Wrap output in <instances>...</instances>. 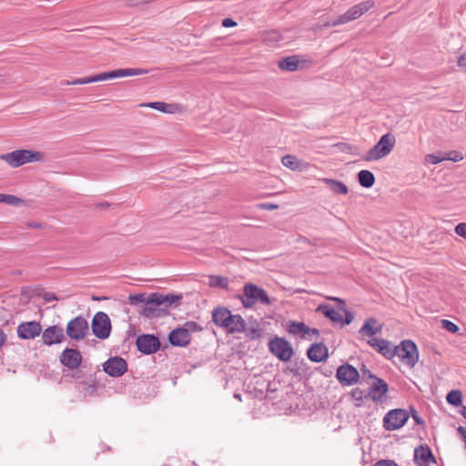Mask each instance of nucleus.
<instances>
[{"instance_id": "1", "label": "nucleus", "mask_w": 466, "mask_h": 466, "mask_svg": "<svg viewBox=\"0 0 466 466\" xmlns=\"http://www.w3.org/2000/svg\"><path fill=\"white\" fill-rule=\"evenodd\" d=\"M181 294H162L159 292L151 293L147 298L140 313L146 318L159 317L167 313V309L173 305H177L182 299Z\"/></svg>"}, {"instance_id": "2", "label": "nucleus", "mask_w": 466, "mask_h": 466, "mask_svg": "<svg viewBox=\"0 0 466 466\" xmlns=\"http://www.w3.org/2000/svg\"><path fill=\"white\" fill-rule=\"evenodd\" d=\"M212 321L220 328L227 330L228 333L233 334L243 332L245 330V320L238 314H232L231 311L225 307H217L212 311Z\"/></svg>"}, {"instance_id": "3", "label": "nucleus", "mask_w": 466, "mask_h": 466, "mask_svg": "<svg viewBox=\"0 0 466 466\" xmlns=\"http://www.w3.org/2000/svg\"><path fill=\"white\" fill-rule=\"evenodd\" d=\"M148 70L142 68H120L116 70H112L108 72H103L97 75H94L87 77L76 78L73 81H65L63 85H86L90 83H95L98 81H106L117 77H126V76H140L147 74Z\"/></svg>"}, {"instance_id": "4", "label": "nucleus", "mask_w": 466, "mask_h": 466, "mask_svg": "<svg viewBox=\"0 0 466 466\" xmlns=\"http://www.w3.org/2000/svg\"><path fill=\"white\" fill-rule=\"evenodd\" d=\"M237 298L246 309H251L257 303L266 306L272 303L266 290L253 283H246L243 287V293L238 295Z\"/></svg>"}, {"instance_id": "5", "label": "nucleus", "mask_w": 466, "mask_h": 466, "mask_svg": "<svg viewBox=\"0 0 466 466\" xmlns=\"http://www.w3.org/2000/svg\"><path fill=\"white\" fill-rule=\"evenodd\" d=\"M0 159L4 160L12 167H18L26 163L43 161L44 154L39 151L18 149L0 155Z\"/></svg>"}, {"instance_id": "6", "label": "nucleus", "mask_w": 466, "mask_h": 466, "mask_svg": "<svg viewBox=\"0 0 466 466\" xmlns=\"http://www.w3.org/2000/svg\"><path fill=\"white\" fill-rule=\"evenodd\" d=\"M396 143L395 137L387 133L367 152L363 157L365 161L379 160L388 156L394 148Z\"/></svg>"}, {"instance_id": "7", "label": "nucleus", "mask_w": 466, "mask_h": 466, "mask_svg": "<svg viewBox=\"0 0 466 466\" xmlns=\"http://www.w3.org/2000/svg\"><path fill=\"white\" fill-rule=\"evenodd\" d=\"M396 355L410 368H413L419 360L417 346L410 339L402 340L394 348L393 357Z\"/></svg>"}, {"instance_id": "8", "label": "nucleus", "mask_w": 466, "mask_h": 466, "mask_svg": "<svg viewBox=\"0 0 466 466\" xmlns=\"http://www.w3.org/2000/svg\"><path fill=\"white\" fill-rule=\"evenodd\" d=\"M268 350L279 360L284 362L289 361L294 355L290 343L286 339L280 337H275L269 340Z\"/></svg>"}, {"instance_id": "9", "label": "nucleus", "mask_w": 466, "mask_h": 466, "mask_svg": "<svg viewBox=\"0 0 466 466\" xmlns=\"http://www.w3.org/2000/svg\"><path fill=\"white\" fill-rule=\"evenodd\" d=\"M91 329L96 338L107 339L111 332V321L107 314L103 311L96 312L93 317Z\"/></svg>"}, {"instance_id": "10", "label": "nucleus", "mask_w": 466, "mask_h": 466, "mask_svg": "<svg viewBox=\"0 0 466 466\" xmlns=\"http://www.w3.org/2000/svg\"><path fill=\"white\" fill-rule=\"evenodd\" d=\"M409 417L408 411L404 409L391 410L383 418V427L387 431H396L407 422Z\"/></svg>"}, {"instance_id": "11", "label": "nucleus", "mask_w": 466, "mask_h": 466, "mask_svg": "<svg viewBox=\"0 0 466 466\" xmlns=\"http://www.w3.org/2000/svg\"><path fill=\"white\" fill-rule=\"evenodd\" d=\"M88 323L82 316H77L71 319L66 325V335L75 340H81L88 333Z\"/></svg>"}, {"instance_id": "12", "label": "nucleus", "mask_w": 466, "mask_h": 466, "mask_svg": "<svg viewBox=\"0 0 466 466\" xmlns=\"http://www.w3.org/2000/svg\"><path fill=\"white\" fill-rule=\"evenodd\" d=\"M336 378L342 386L355 385L360 380L359 370L349 363L337 369Z\"/></svg>"}, {"instance_id": "13", "label": "nucleus", "mask_w": 466, "mask_h": 466, "mask_svg": "<svg viewBox=\"0 0 466 466\" xmlns=\"http://www.w3.org/2000/svg\"><path fill=\"white\" fill-rule=\"evenodd\" d=\"M136 344L137 350L147 355L157 352L160 348L159 339L152 334H143L138 336Z\"/></svg>"}, {"instance_id": "14", "label": "nucleus", "mask_w": 466, "mask_h": 466, "mask_svg": "<svg viewBox=\"0 0 466 466\" xmlns=\"http://www.w3.org/2000/svg\"><path fill=\"white\" fill-rule=\"evenodd\" d=\"M103 370L111 377H120L127 370V363L122 357H111L103 364Z\"/></svg>"}, {"instance_id": "15", "label": "nucleus", "mask_w": 466, "mask_h": 466, "mask_svg": "<svg viewBox=\"0 0 466 466\" xmlns=\"http://www.w3.org/2000/svg\"><path fill=\"white\" fill-rule=\"evenodd\" d=\"M388 390L389 386L387 382L380 378H375V380L369 388L368 396L374 402L382 403L387 399Z\"/></svg>"}, {"instance_id": "16", "label": "nucleus", "mask_w": 466, "mask_h": 466, "mask_svg": "<svg viewBox=\"0 0 466 466\" xmlns=\"http://www.w3.org/2000/svg\"><path fill=\"white\" fill-rule=\"evenodd\" d=\"M81 352L75 349H65L60 355V362L70 370L77 369L82 363Z\"/></svg>"}, {"instance_id": "17", "label": "nucleus", "mask_w": 466, "mask_h": 466, "mask_svg": "<svg viewBox=\"0 0 466 466\" xmlns=\"http://www.w3.org/2000/svg\"><path fill=\"white\" fill-rule=\"evenodd\" d=\"M42 327L36 321L23 322L17 327V335L24 339H35L40 335Z\"/></svg>"}, {"instance_id": "18", "label": "nucleus", "mask_w": 466, "mask_h": 466, "mask_svg": "<svg viewBox=\"0 0 466 466\" xmlns=\"http://www.w3.org/2000/svg\"><path fill=\"white\" fill-rule=\"evenodd\" d=\"M65 338L64 329L56 325L46 328L42 334L43 343L47 346L60 343Z\"/></svg>"}, {"instance_id": "19", "label": "nucleus", "mask_w": 466, "mask_h": 466, "mask_svg": "<svg viewBox=\"0 0 466 466\" xmlns=\"http://www.w3.org/2000/svg\"><path fill=\"white\" fill-rule=\"evenodd\" d=\"M307 356L313 362H322L328 359L329 350L324 343H314L308 349Z\"/></svg>"}, {"instance_id": "20", "label": "nucleus", "mask_w": 466, "mask_h": 466, "mask_svg": "<svg viewBox=\"0 0 466 466\" xmlns=\"http://www.w3.org/2000/svg\"><path fill=\"white\" fill-rule=\"evenodd\" d=\"M168 340L173 346L186 347L191 340V335L187 333L186 329L179 327L169 333Z\"/></svg>"}, {"instance_id": "21", "label": "nucleus", "mask_w": 466, "mask_h": 466, "mask_svg": "<svg viewBox=\"0 0 466 466\" xmlns=\"http://www.w3.org/2000/svg\"><path fill=\"white\" fill-rule=\"evenodd\" d=\"M368 344L385 358L390 360L393 358L394 348H391L390 342L387 339L372 337L368 340Z\"/></svg>"}, {"instance_id": "22", "label": "nucleus", "mask_w": 466, "mask_h": 466, "mask_svg": "<svg viewBox=\"0 0 466 466\" xmlns=\"http://www.w3.org/2000/svg\"><path fill=\"white\" fill-rule=\"evenodd\" d=\"M414 461L418 466H429L431 461L436 462L428 445H421L414 451Z\"/></svg>"}, {"instance_id": "23", "label": "nucleus", "mask_w": 466, "mask_h": 466, "mask_svg": "<svg viewBox=\"0 0 466 466\" xmlns=\"http://www.w3.org/2000/svg\"><path fill=\"white\" fill-rule=\"evenodd\" d=\"M287 330L292 335H298L301 333V337L305 339H307V334L309 332H312L316 337L319 335V329L315 328L310 329L306 326L305 323L299 321H290L288 325Z\"/></svg>"}, {"instance_id": "24", "label": "nucleus", "mask_w": 466, "mask_h": 466, "mask_svg": "<svg viewBox=\"0 0 466 466\" xmlns=\"http://www.w3.org/2000/svg\"><path fill=\"white\" fill-rule=\"evenodd\" d=\"M373 6L374 2L368 0L352 6L348 10V13L351 17L352 21H354L360 17L363 14L368 12L370 9H371Z\"/></svg>"}, {"instance_id": "25", "label": "nucleus", "mask_w": 466, "mask_h": 466, "mask_svg": "<svg viewBox=\"0 0 466 466\" xmlns=\"http://www.w3.org/2000/svg\"><path fill=\"white\" fill-rule=\"evenodd\" d=\"M317 311L322 313L334 323H341L343 321V318L340 313L328 304L319 305L317 308Z\"/></svg>"}, {"instance_id": "26", "label": "nucleus", "mask_w": 466, "mask_h": 466, "mask_svg": "<svg viewBox=\"0 0 466 466\" xmlns=\"http://www.w3.org/2000/svg\"><path fill=\"white\" fill-rule=\"evenodd\" d=\"M321 181L335 194L347 195L349 192L348 187L341 181L327 177L322 178Z\"/></svg>"}, {"instance_id": "27", "label": "nucleus", "mask_w": 466, "mask_h": 466, "mask_svg": "<svg viewBox=\"0 0 466 466\" xmlns=\"http://www.w3.org/2000/svg\"><path fill=\"white\" fill-rule=\"evenodd\" d=\"M377 320L374 318L366 319L363 326L360 329V333L363 336L372 337L375 334L380 332L381 326L375 327Z\"/></svg>"}, {"instance_id": "28", "label": "nucleus", "mask_w": 466, "mask_h": 466, "mask_svg": "<svg viewBox=\"0 0 466 466\" xmlns=\"http://www.w3.org/2000/svg\"><path fill=\"white\" fill-rule=\"evenodd\" d=\"M350 396L353 400L354 406L357 408L364 406L365 400H370L368 392L360 388L352 389L351 391L350 392Z\"/></svg>"}, {"instance_id": "29", "label": "nucleus", "mask_w": 466, "mask_h": 466, "mask_svg": "<svg viewBox=\"0 0 466 466\" xmlns=\"http://www.w3.org/2000/svg\"><path fill=\"white\" fill-rule=\"evenodd\" d=\"M358 181L361 187L370 188L375 183V176L369 170H360L358 173Z\"/></svg>"}, {"instance_id": "30", "label": "nucleus", "mask_w": 466, "mask_h": 466, "mask_svg": "<svg viewBox=\"0 0 466 466\" xmlns=\"http://www.w3.org/2000/svg\"><path fill=\"white\" fill-rule=\"evenodd\" d=\"M279 67L282 70L293 72L299 67V59L296 56L282 58L279 61Z\"/></svg>"}, {"instance_id": "31", "label": "nucleus", "mask_w": 466, "mask_h": 466, "mask_svg": "<svg viewBox=\"0 0 466 466\" xmlns=\"http://www.w3.org/2000/svg\"><path fill=\"white\" fill-rule=\"evenodd\" d=\"M208 284L212 288L229 289V279L227 277L212 275L208 277Z\"/></svg>"}, {"instance_id": "32", "label": "nucleus", "mask_w": 466, "mask_h": 466, "mask_svg": "<svg viewBox=\"0 0 466 466\" xmlns=\"http://www.w3.org/2000/svg\"><path fill=\"white\" fill-rule=\"evenodd\" d=\"M140 107H149L153 109H157L160 112L164 113H172V110L170 109L173 105L167 104L164 102H149V103H142L139 105Z\"/></svg>"}, {"instance_id": "33", "label": "nucleus", "mask_w": 466, "mask_h": 466, "mask_svg": "<svg viewBox=\"0 0 466 466\" xmlns=\"http://www.w3.org/2000/svg\"><path fill=\"white\" fill-rule=\"evenodd\" d=\"M281 163L291 170H297L299 168V160L291 155L284 156L281 159Z\"/></svg>"}, {"instance_id": "34", "label": "nucleus", "mask_w": 466, "mask_h": 466, "mask_svg": "<svg viewBox=\"0 0 466 466\" xmlns=\"http://www.w3.org/2000/svg\"><path fill=\"white\" fill-rule=\"evenodd\" d=\"M462 395L460 390H451L447 394V402L453 406H459L461 403Z\"/></svg>"}, {"instance_id": "35", "label": "nucleus", "mask_w": 466, "mask_h": 466, "mask_svg": "<svg viewBox=\"0 0 466 466\" xmlns=\"http://www.w3.org/2000/svg\"><path fill=\"white\" fill-rule=\"evenodd\" d=\"M263 39L266 43L277 44L282 40V36L279 31L273 30L265 33Z\"/></svg>"}, {"instance_id": "36", "label": "nucleus", "mask_w": 466, "mask_h": 466, "mask_svg": "<svg viewBox=\"0 0 466 466\" xmlns=\"http://www.w3.org/2000/svg\"><path fill=\"white\" fill-rule=\"evenodd\" d=\"M147 296L146 293L130 294L128 296V302L130 305L146 304Z\"/></svg>"}, {"instance_id": "37", "label": "nucleus", "mask_w": 466, "mask_h": 466, "mask_svg": "<svg viewBox=\"0 0 466 466\" xmlns=\"http://www.w3.org/2000/svg\"><path fill=\"white\" fill-rule=\"evenodd\" d=\"M243 332H246L247 337L250 339H257L262 336V329L258 327H245V330Z\"/></svg>"}, {"instance_id": "38", "label": "nucleus", "mask_w": 466, "mask_h": 466, "mask_svg": "<svg viewBox=\"0 0 466 466\" xmlns=\"http://www.w3.org/2000/svg\"><path fill=\"white\" fill-rule=\"evenodd\" d=\"M350 21H352V19L350 16L348 11H347L345 14L339 15L335 20H332L331 22H329L326 25L337 26V25H343V24L349 23Z\"/></svg>"}, {"instance_id": "39", "label": "nucleus", "mask_w": 466, "mask_h": 466, "mask_svg": "<svg viewBox=\"0 0 466 466\" xmlns=\"http://www.w3.org/2000/svg\"><path fill=\"white\" fill-rule=\"evenodd\" d=\"M444 158H445V160L459 162L463 159V155L460 151L452 150V151L444 153Z\"/></svg>"}, {"instance_id": "40", "label": "nucleus", "mask_w": 466, "mask_h": 466, "mask_svg": "<svg viewBox=\"0 0 466 466\" xmlns=\"http://www.w3.org/2000/svg\"><path fill=\"white\" fill-rule=\"evenodd\" d=\"M181 328L186 329L188 334L202 330V328L195 321H187Z\"/></svg>"}, {"instance_id": "41", "label": "nucleus", "mask_w": 466, "mask_h": 466, "mask_svg": "<svg viewBox=\"0 0 466 466\" xmlns=\"http://www.w3.org/2000/svg\"><path fill=\"white\" fill-rule=\"evenodd\" d=\"M441 326L443 329L451 333H456L459 330V327L455 323L448 319H442Z\"/></svg>"}, {"instance_id": "42", "label": "nucleus", "mask_w": 466, "mask_h": 466, "mask_svg": "<svg viewBox=\"0 0 466 466\" xmlns=\"http://www.w3.org/2000/svg\"><path fill=\"white\" fill-rule=\"evenodd\" d=\"M23 201L21 198L14 196V195H9V194H6L5 195V204L7 205H10V206H18L19 204H21Z\"/></svg>"}, {"instance_id": "43", "label": "nucleus", "mask_w": 466, "mask_h": 466, "mask_svg": "<svg viewBox=\"0 0 466 466\" xmlns=\"http://www.w3.org/2000/svg\"><path fill=\"white\" fill-rule=\"evenodd\" d=\"M426 160L429 163L433 164V165L439 164L445 160L444 154L442 156L434 155V154L427 155Z\"/></svg>"}, {"instance_id": "44", "label": "nucleus", "mask_w": 466, "mask_h": 466, "mask_svg": "<svg viewBox=\"0 0 466 466\" xmlns=\"http://www.w3.org/2000/svg\"><path fill=\"white\" fill-rule=\"evenodd\" d=\"M455 233L466 239V223H459L454 229Z\"/></svg>"}, {"instance_id": "45", "label": "nucleus", "mask_w": 466, "mask_h": 466, "mask_svg": "<svg viewBox=\"0 0 466 466\" xmlns=\"http://www.w3.org/2000/svg\"><path fill=\"white\" fill-rule=\"evenodd\" d=\"M410 412H411V416H412L413 420H415V422L418 425L424 426L425 420L419 415L418 411L415 409L411 408Z\"/></svg>"}, {"instance_id": "46", "label": "nucleus", "mask_w": 466, "mask_h": 466, "mask_svg": "<svg viewBox=\"0 0 466 466\" xmlns=\"http://www.w3.org/2000/svg\"><path fill=\"white\" fill-rule=\"evenodd\" d=\"M342 310L345 313V318L343 319V321L341 323L347 324V325L350 324L354 319L353 314L350 311L347 310L345 307H344V309H342Z\"/></svg>"}, {"instance_id": "47", "label": "nucleus", "mask_w": 466, "mask_h": 466, "mask_svg": "<svg viewBox=\"0 0 466 466\" xmlns=\"http://www.w3.org/2000/svg\"><path fill=\"white\" fill-rule=\"evenodd\" d=\"M42 298H43V299L46 302H51V301L58 300V298L56 296V294H54L52 292H45V293H43Z\"/></svg>"}, {"instance_id": "48", "label": "nucleus", "mask_w": 466, "mask_h": 466, "mask_svg": "<svg viewBox=\"0 0 466 466\" xmlns=\"http://www.w3.org/2000/svg\"><path fill=\"white\" fill-rule=\"evenodd\" d=\"M258 208L260 209H265V210H273V209H277L279 208V206L277 204H272V203H260L258 205Z\"/></svg>"}, {"instance_id": "49", "label": "nucleus", "mask_w": 466, "mask_h": 466, "mask_svg": "<svg viewBox=\"0 0 466 466\" xmlns=\"http://www.w3.org/2000/svg\"><path fill=\"white\" fill-rule=\"evenodd\" d=\"M360 370H361L362 376L364 378L367 377L368 379L374 380H375V378H378L369 369H367L365 365L362 366Z\"/></svg>"}, {"instance_id": "50", "label": "nucleus", "mask_w": 466, "mask_h": 466, "mask_svg": "<svg viewBox=\"0 0 466 466\" xmlns=\"http://www.w3.org/2000/svg\"><path fill=\"white\" fill-rule=\"evenodd\" d=\"M374 466H398V464L390 460H380Z\"/></svg>"}, {"instance_id": "51", "label": "nucleus", "mask_w": 466, "mask_h": 466, "mask_svg": "<svg viewBox=\"0 0 466 466\" xmlns=\"http://www.w3.org/2000/svg\"><path fill=\"white\" fill-rule=\"evenodd\" d=\"M328 299L336 301L338 303L339 309H344L346 303L343 299L336 297H329Z\"/></svg>"}, {"instance_id": "52", "label": "nucleus", "mask_w": 466, "mask_h": 466, "mask_svg": "<svg viewBox=\"0 0 466 466\" xmlns=\"http://www.w3.org/2000/svg\"><path fill=\"white\" fill-rule=\"evenodd\" d=\"M222 25L224 27H233V26H236L237 25V22H235L233 19L231 18H224L222 20Z\"/></svg>"}, {"instance_id": "53", "label": "nucleus", "mask_w": 466, "mask_h": 466, "mask_svg": "<svg viewBox=\"0 0 466 466\" xmlns=\"http://www.w3.org/2000/svg\"><path fill=\"white\" fill-rule=\"evenodd\" d=\"M457 64L460 67L466 68V53H463L458 57Z\"/></svg>"}, {"instance_id": "54", "label": "nucleus", "mask_w": 466, "mask_h": 466, "mask_svg": "<svg viewBox=\"0 0 466 466\" xmlns=\"http://www.w3.org/2000/svg\"><path fill=\"white\" fill-rule=\"evenodd\" d=\"M149 0H126V4L128 6H135L137 5L140 3H147Z\"/></svg>"}, {"instance_id": "55", "label": "nucleus", "mask_w": 466, "mask_h": 466, "mask_svg": "<svg viewBox=\"0 0 466 466\" xmlns=\"http://www.w3.org/2000/svg\"><path fill=\"white\" fill-rule=\"evenodd\" d=\"M6 340V335L5 332L0 329V347L4 345V343Z\"/></svg>"}, {"instance_id": "56", "label": "nucleus", "mask_w": 466, "mask_h": 466, "mask_svg": "<svg viewBox=\"0 0 466 466\" xmlns=\"http://www.w3.org/2000/svg\"><path fill=\"white\" fill-rule=\"evenodd\" d=\"M28 227L34 228H40L42 226L39 222L33 221V222L28 223Z\"/></svg>"}, {"instance_id": "57", "label": "nucleus", "mask_w": 466, "mask_h": 466, "mask_svg": "<svg viewBox=\"0 0 466 466\" xmlns=\"http://www.w3.org/2000/svg\"><path fill=\"white\" fill-rule=\"evenodd\" d=\"M81 377H82V375H81V372H80V371H76V372H74V373L72 374V378H74V379H76V380H78V379H80Z\"/></svg>"}, {"instance_id": "58", "label": "nucleus", "mask_w": 466, "mask_h": 466, "mask_svg": "<svg viewBox=\"0 0 466 466\" xmlns=\"http://www.w3.org/2000/svg\"><path fill=\"white\" fill-rule=\"evenodd\" d=\"M460 413L461 415H462L464 417V419L466 420V406H462L460 410Z\"/></svg>"}, {"instance_id": "59", "label": "nucleus", "mask_w": 466, "mask_h": 466, "mask_svg": "<svg viewBox=\"0 0 466 466\" xmlns=\"http://www.w3.org/2000/svg\"><path fill=\"white\" fill-rule=\"evenodd\" d=\"M107 207H109V204H108V203H106V202H105V203H100V204H98V205H97V208H107Z\"/></svg>"}, {"instance_id": "60", "label": "nucleus", "mask_w": 466, "mask_h": 466, "mask_svg": "<svg viewBox=\"0 0 466 466\" xmlns=\"http://www.w3.org/2000/svg\"><path fill=\"white\" fill-rule=\"evenodd\" d=\"M86 390L91 389L92 391L96 390V386L94 384H86Z\"/></svg>"}, {"instance_id": "61", "label": "nucleus", "mask_w": 466, "mask_h": 466, "mask_svg": "<svg viewBox=\"0 0 466 466\" xmlns=\"http://www.w3.org/2000/svg\"><path fill=\"white\" fill-rule=\"evenodd\" d=\"M5 195L6 194H0V203H4L5 202Z\"/></svg>"}, {"instance_id": "62", "label": "nucleus", "mask_w": 466, "mask_h": 466, "mask_svg": "<svg viewBox=\"0 0 466 466\" xmlns=\"http://www.w3.org/2000/svg\"><path fill=\"white\" fill-rule=\"evenodd\" d=\"M92 299H93V300H96V301L101 300V299H100V298H98V297H95V296L92 298Z\"/></svg>"}, {"instance_id": "63", "label": "nucleus", "mask_w": 466, "mask_h": 466, "mask_svg": "<svg viewBox=\"0 0 466 466\" xmlns=\"http://www.w3.org/2000/svg\"><path fill=\"white\" fill-rule=\"evenodd\" d=\"M314 335L312 332L307 334V339H310V336Z\"/></svg>"}, {"instance_id": "64", "label": "nucleus", "mask_w": 466, "mask_h": 466, "mask_svg": "<svg viewBox=\"0 0 466 466\" xmlns=\"http://www.w3.org/2000/svg\"><path fill=\"white\" fill-rule=\"evenodd\" d=\"M234 397H235V398H237V399H238V400H240V399H241L239 394H235V395H234Z\"/></svg>"}]
</instances>
